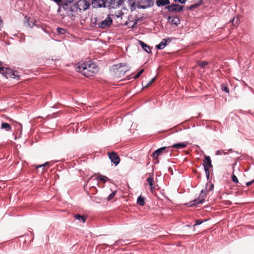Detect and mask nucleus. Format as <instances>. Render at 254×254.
<instances>
[{"label": "nucleus", "mask_w": 254, "mask_h": 254, "mask_svg": "<svg viewBox=\"0 0 254 254\" xmlns=\"http://www.w3.org/2000/svg\"><path fill=\"white\" fill-rule=\"evenodd\" d=\"M140 75L141 74L138 72L136 75H135L134 76L133 78L134 79H136V78H138L140 76Z\"/></svg>", "instance_id": "39"}, {"label": "nucleus", "mask_w": 254, "mask_h": 254, "mask_svg": "<svg viewBox=\"0 0 254 254\" xmlns=\"http://www.w3.org/2000/svg\"><path fill=\"white\" fill-rule=\"evenodd\" d=\"M169 147H162L156 150L152 154V156L153 158L156 159L159 156L161 155L164 153L168 152Z\"/></svg>", "instance_id": "7"}, {"label": "nucleus", "mask_w": 254, "mask_h": 254, "mask_svg": "<svg viewBox=\"0 0 254 254\" xmlns=\"http://www.w3.org/2000/svg\"><path fill=\"white\" fill-rule=\"evenodd\" d=\"M123 14H124L122 10H119V11H117V12H116L115 16L119 18V17H121Z\"/></svg>", "instance_id": "29"}, {"label": "nucleus", "mask_w": 254, "mask_h": 254, "mask_svg": "<svg viewBox=\"0 0 254 254\" xmlns=\"http://www.w3.org/2000/svg\"><path fill=\"white\" fill-rule=\"evenodd\" d=\"M128 5L130 6L131 11H133L135 9V2L134 0H128Z\"/></svg>", "instance_id": "19"}, {"label": "nucleus", "mask_w": 254, "mask_h": 254, "mask_svg": "<svg viewBox=\"0 0 254 254\" xmlns=\"http://www.w3.org/2000/svg\"><path fill=\"white\" fill-rule=\"evenodd\" d=\"M1 129H5L6 131H9L11 129L10 125L7 123H2L1 126Z\"/></svg>", "instance_id": "22"}, {"label": "nucleus", "mask_w": 254, "mask_h": 254, "mask_svg": "<svg viewBox=\"0 0 254 254\" xmlns=\"http://www.w3.org/2000/svg\"><path fill=\"white\" fill-rule=\"evenodd\" d=\"M147 183H148V184L149 185V186L150 187V189L152 190H153L155 189V187L153 185V182H154L153 177H152V176H150L149 178H148L147 179Z\"/></svg>", "instance_id": "18"}, {"label": "nucleus", "mask_w": 254, "mask_h": 254, "mask_svg": "<svg viewBox=\"0 0 254 254\" xmlns=\"http://www.w3.org/2000/svg\"><path fill=\"white\" fill-rule=\"evenodd\" d=\"M150 84H149V82H148L146 85H144V87L146 88L148 87Z\"/></svg>", "instance_id": "44"}, {"label": "nucleus", "mask_w": 254, "mask_h": 254, "mask_svg": "<svg viewBox=\"0 0 254 254\" xmlns=\"http://www.w3.org/2000/svg\"><path fill=\"white\" fill-rule=\"evenodd\" d=\"M138 43L139 45L141 46L142 49L147 53H151V50L149 48V47L146 45L145 43H144L143 41L139 40Z\"/></svg>", "instance_id": "13"}, {"label": "nucleus", "mask_w": 254, "mask_h": 254, "mask_svg": "<svg viewBox=\"0 0 254 254\" xmlns=\"http://www.w3.org/2000/svg\"><path fill=\"white\" fill-rule=\"evenodd\" d=\"M126 65V64H125V63H121L120 64V66L119 67H124V66H125Z\"/></svg>", "instance_id": "41"}, {"label": "nucleus", "mask_w": 254, "mask_h": 254, "mask_svg": "<svg viewBox=\"0 0 254 254\" xmlns=\"http://www.w3.org/2000/svg\"><path fill=\"white\" fill-rule=\"evenodd\" d=\"M57 31L60 34H63L65 33L66 30L61 27H58L57 29Z\"/></svg>", "instance_id": "27"}, {"label": "nucleus", "mask_w": 254, "mask_h": 254, "mask_svg": "<svg viewBox=\"0 0 254 254\" xmlns=\"http://www.w3.org/2000/svg\"><path fill=\"white\" fill-rule=\"evenodd\" d=\"M107 0H92V5L94 8L105 7Z\"/></svg>", "instance_id": "8"}, {"label": "nucleus", "mask_w": 254, "mask_h": 254, "mask_svg": "<svg viewBox=\"0 0 254 254\" xmlns=\"http://www.w3.org/2000/svg\"><path fill=\"white\" fill-rule=\"evenodd\" d=\"M172 38L163 39L158 45H156V47L157 49H163L168 45V43L172 41Z\"/></svg>", "instance_id": "12"}, {"label": "nucleus", "mask_w": 254, "mask_h": 254, "mask_svg": "<svg viewBox=\"0 0 254 254\" xmlns=\"http://www.w3.org/2000/svg\"><path fill=\"white\" fill-rule=\"evenodd\" d=\"M213 188V185L212 184H211V189L210 190H212Z\"/></svg>", "instance_id": "48"}, {"label": "nucleus", "mask_w": 254, "mask_h": 254, "mask_svg": "<svg viewBox=\"0 0 254 254\" xmlns=\"http://www.w3.org/2000/svg\"><path fill=\"white\" fill-rule=\"evenodd\" d=\"M49 163L48 162H47L42 165H39L37 167V168H40V167L44 168L45 167V166L48 165Z\"/></svg>", "instance_id": "36"}, {"label": "nucleus", "mask_w": 254, "mask_h": 254, "mask_svg": "<svg viewBox=\"0 0 254 254\" xmlns=\"http://www.w3.org/2000/svg\"><path fill=\"white\" fill-rule=\"evenodd\" d=\"M216 154L217 155H220L221 154L220 151H217V153H216Z\"/></svg>", "instance_id": "46"}, {"label": "nucleus", "mask_w": 254, "mask_h": 254, "mask_svg": "<svg viewBox=\"0 0 254 254\" xmlns=\"http://www.w3.org/2000/svg\"><path fill=\"white\" fill-rule=\"evenodd\" d=\"M144 71V69H141L139 71V73L141 74Z\"/></svg>", "instance_id": "45"}, {"label": "nucleus", "mask_w": 254, "mask_h": 254, "mask_svg": "<svg viewBox=\"0 0 254 254\" xmlns=\"http://www.w3.org/2000/svg\"><path fill=\"white\" fill-rule=\"evenodd\" d=\"M175 1H177L180 2V3H184L186 2L187 0H174Z\"/></svg>", "instance_id": "37"}, {"label": "nucleus", "mask_w": 254, "mask_h": 254, "mask_svg": "<svg viewBox=\"0 0 254 254\" xmlns=\"http://www.w3.org/2000/svg\"><path fill=\"white\" fill-rule=\"evenodd\" d=\"M74 0H65V3H64L63 5H62V6L63 7L64 9H66V7L68 5V3H72L73 1Z\"/></svg>", "instance_id": "26"}, {"label": "nucleus", "mask_w": 254, "mask_h": 254, "mask_svg": "<svg viewBox=\"0 0 254 254\" xmlns=\"http://www.w3.org/2000/svg\"><path fill=\"white\" fill-rule=\"evenodd\" d=\"M137 203L140 206H143L145 204L144 197L141 195L138 196L137 199Z\"/></svg>", "instance_id": "21"}, {"label": "nucleus", "mask_w": 254, "mask_h": 254, "mask_svg": "<svg viewBox=\"0 0 254 254\" xmlns=\"http://www.w3.org/2000/svg\"><path fill=\"white\" fill-rule=\"evenodd\" d=\"M29 19L28 18L27 19V21L25 23V25L27 26L32 27V25H31L30 23L29 22Z\"/></svg>", "instance_id": "38"}, {"label": "nucleus", "mask_w": 254, "mask_h": 254, "mask_svg": "<svg viewBox=\"0 0 254 254\" xmlns=\"http://www.w3.org/2000/svg\"><path fill=\"white\" fill-rule=\"evenodd\" d=\"M221 87L222 89V85H221Z\"/></svg>", "instance_id": "55"}, {"label": "nucleus", "mask_w": 254, "mask_h": 254, "mask_svg": "<svg viewBox=\"0 0 254 254\" xmlns=\"http://www.w3.org/2000/svg\"><path fill=\"white\" fill-rule=\"evenodd\" d=\"M61 8V6H60L59 8ZM58 10H60V9H58Z\"/></svg>", "instance_id": "53"}, {"label": "nucleus", "mask_w": 254, "mask_h": 254, "mask_svg": "<svg viewBox=\"0 0 254 254\" xmlns=\"http://www.w3.org/2000/svg\"><path fill=\"white\" fill-rule=\"evenodd\" d=\"M94 69H96L94 64H88L85 63L79 64L77 67V71L86 77L93 76L95 73Z\"/></svg>", "instance_id": "1"}, {"label": "nucleus", "mask_w": 254, "mask_h": 254, "mask_svg": "<svg viewBox=\"0 0 254 254\" xmlns=\"http://www.w3.org/2000/svg\"><path fill=\"white\" fill-rule=\"evenodd\" d=\"M127 70H128V69H127V70H125L124 71V73H125Z\"/></svg>", "instance_id": "49"}, {"label": "nucleus", "mask_w": 254, "mask_h": 254, "mask_svg": "<svg viewBox=\"0 0 254 254\" xmlns=\"http://www.w3.org/2000/svg\"><path fill=\"white\" fill-rule=\"evenodd\" d=\"M225 3V0H223V5H224Z\"/></svg>", "instance_id": "52"}, {"label": "nucleus", "mask_w": 254, "mask_h": 254, "mask_svg": "<svg viewBox=\"0 0 254 254\" xmlns=\"http://www.w3.org/2000/svg\"><path fill=\"white\" fill-rule=\"evenodd\" d=\"M223 155L227 154H228V152H225V151H224V150H223Z\"/></svg>", "instance_id": "47"}, {"label": "nucleus", "mask_w": 254, "mask_h": 254, "mask_svg": "<svg viewBox=\"0 0 254 254\" xmlns=\"http://www.w3.org/2000/svg\"><path fill=\"white\" fill-rule=\"evenodd\" d=\"M203 221L202 220H200V219H197L195 220V224L194 225H200L201 224V223H203Z\"/></svg>", "instance_id": "33"}, {"label": "nucleus", "mask_w": 254, "mask_h": 254, "mask_svg": "<svg viewBox=\"0 0 254 254\" xmlns=\"http://www.w3.org/2000/svg\"><path fill=\"white\" fill-rule=\"evenodd\" d=\"M231 179L232 181L235 183V184H238L239 183V180L237 176L234 174V171H233V174L231 176Z\"/></svg>", "instance_id": "24"}, {"label": "nucleus", "mask_w": 254, "mask_h": 254, "mask_svg": "<svg viewBox=\"0 0 254 254\" xmlns=\"http://www.w3.org/2000/svg\"><path fill=\"white\" fill-rule=\"evenodd\" d=\"M137 21L136 20L134 22V24H133V25L132 26V28H135V25L137 24Z\"/></svg>", "instance_id": "42"}, {"label": "nucleus", "mask_w": 254, "mask_h": 254, "mask_svg": "<svg viewBox=\"0 0 254 254\" xmlns=\"http://www.w3.org/2000/svg\"><path fill=\"white\" fill-rule=\"evenodd\" d=\"M125 0H110L109 7L112 8H117L123 5Z\"/></svg>", "instance_id": "9"}, {"label": "nucleus", "mask_w": 254, "mask_h": 254, "mask_svg": "<svg viewBox=\"0 0 254 254\" xmlns=\"http://www.w3.org/2000/svg\"><path fill=\"white\" fill-rule=\"evenodd\" d=\"M200 4H201V3H199V4H192V5H191L189 9H190V10H192L194 8H195L196 7H197Z\"/></svg>", "instance_id": "32"}, {"label": "nucleus", "mask_w": 254, "mask_h": 254, "mask_svg": "<svg viewBox=\"0 0 254 254\" xmlns=\"http://www.w3.org/2000/svg\"><path fill=\"white\" fill-rule=\"evenodd\" d=\"M207 195V190H202L200 191V193L199 194V195L197 199H195L192 201L190 202L189 203H188L187 205L189 206H194L197 204H200L202 203L204 200L205 197Z\"/></svg>", "instance_id": "3"}, {"label": "nucleus", "mask_w": 254, "mask_h": 254, "mask_svg": "<svg viewBox=\"0 0 254 254\" xmlns=\"http://www.w3.org/2000/svg\"><path fill=\"white\" fill-rule=\"evenodd\" d=\"M109 157L111 162H112L115 165H117L120 162V159L118 155L115 152L109 153Z\"/></svg>", "instance_id": "10"}, {"label": "nucleus", "mask_w": 254, "mask_h": 254, "mask_svg": "<svg viewBox=\"0 0 254 254\" xmlns=\"http://www.w3.org/2000/svg\"><path fill=\"white\" fill-rule=\"evenodd\" d=\"M96 180L101 181L105 183L108 181H110V179L105 176L99 175L96 177Z\"/></svg>", "instance_id": "20"}, {"label": "nucleus", "mask_w": 254, "mask_h": 254, "mask_svg": "<svg viewBox=\"0 0 254 254\" xmlns=\"http://www.w3.org/2000/svg\"><path fill=\"white\" fill-rule=\"evenodd\" d=\"M223 91L226 93H229V88L227 86H224L223 85Z\"/></svg>", "instance_id": "34"}, {"label": "nucleus", "mask_w": 254, "mask_h": 254, "mask_svg": "<svg viewBox=\"0 0 254 254\" xmlns=\"http://www.w3.org/2000/svg\"><path fill=\"white\" fill-rule=\"evenodd\" d=\"M228 151H232V149H230Z\"/></svg>", "instance_id": "51"}, {"label": "nucleus", "mask_w": 254, "mask_h": 254, "mask_svg": "<svg viewBox=\"0 0 254 254\" xmlns=\"http://www.w3.org/2000/svg\"><path fill=\"white\" fill-rule=\"evenodd\" d=\"M187 146V143L185 142H183L175 143L172 146V147L174 148L180 149L185 148Z\"/></svg>", "instance_id": "14"}, {"label": "nucleus", "mask_w": 254, "mask_h": 254, "mask_svg": "<svg viewBox=\"0 0 254 254\" xmlns=\"http://www.w3.org/2000/svg\"><path fill=\"white\" fill-rule=\"evenodd\" d=\"M183 6L178 4H172L171 5H167L165 8L168 9L169 11L173 12H181L183 10Z\"/></svg>", "instance_id": "6"}, {"label": "nucleus", "mask_w": 254, "mask_h": 254, "mask_svg": "<svg viewBox=\"0 0 254 254\" xmlns=\"http://www.w3.org/2000/svg\"><path fill=\"white\" fill-rule=\"evenodd\" d=\"M90 3L86 0H80L78 2V7L80 10L85 11L89 8Z\"/></svg>", "instance_id": "11"}, {"label": "nucleus", "mask_w": 254, "mask_h": 254, "mask_svg": "<svg viewBox=\"0 0 254 254\" xmlns=\"http://www.w3.org/2000/svg\"><path fill=\"white\" fill-rule=\"evenodd\" d=\"M208 64V62L203 61L199 63V65L201 68H204L206 65Z\"/></svg>", "instance_id": "30"}, {"label": "nucleus", "mask_w": 254, "mask_h": 254, "mask_svg": "<svg viewBox=\"0 0 254 254\" xmlns=\"http://www.w3.org/2000/svg\"><path fill=\"white\" fill-rule=\"evenodd\" d=\"M239 20L238 17L235 16L229 20L228 23L232 24L234 26H236L238 25Z\"/></svg>", "instance_id": "16"}, {"label": "nucleus", "mask_w": 254, "mask_h": 254, "mask_svg": "<svg viewBox=\"0 0 254 254\" xmlns=\"http://www.w3.org/2000/svg\"><path fill=\"white\" fill-rule=\"evenodd\" d=\"M170 22L172 25L177 26L180 23V19L178 16H176L173 17Z\"/></svg>", "instance_id": "17"}, {"label": "nucleus", "mask_w": 254, "mask_h": 254, "mask_svg": "<svg viewBox=\"0 0 254 254\" xmlns=\"http://www.w3.org/2000/svg\"><path fill=\"white\" fill-rule=\"evenodd\" d=\"M155 78L154 77V78H152L149 82H148L149 84H150L151 85L152 83H153L155 81Z\"/></svg>", "instance_id": "40"}, {"label": "nucleus", "mask_w": 254, "mask_h": 254, "mask_svg": "<svg viewBox=\"0 0 254 254\" xmlns=\"http://www.w3.org/2000/svg\"><path fill=\"white\" fill-rule=\"evenodd\" d=\"M116 191H114V192H112L108 196V198H107V199L108 200H110L111 199H112L114 197V196L116 194Z\"/></svg>", "instance_id": "31"}, {"label": "nucleus", "mask_w": 254, "mask_h": 254, "mask_svg": "<svg viewBox=\"0 0 254 254\" xmlns=\"http://www.w3.org/2000/svg\"><path fill=\"white\" fill-rule=\"evenodd\" d=\"M61 8V6H60L59 8ZM58 10H60V9H58Z\"/></svg>", "instance_id": "54"}, {"label": "nucleus", "mask_w": 254, "mask_h": 254, "mask_svg": "<svg viewBox=\"0 0 254 254\" xmlns=\"http://www.w3.org/2000/svg\"><path fill=\"white\" fill-rule=\"evenodd\" d=\"M2 63L0 61V68H5V67H3V66H2Z\"/></svg>", "instance_id": "43"}, {"label": "nucleus", "mask_w": 254, "mask_h": 254, "mask_svg": "<svg viewBox=\"0 0 254 254\" xmlns=\"http://www.w3.org/2000/svg\"><path fill=\"white\" fill-rule=\"evenodd\" d=\"M74 217L79 221H82V223H85L86 221V218L84 216L80 215L79 214H76L74 216Z\"/></svg>", "instance_id": "23"}, {"label": "nucleus", "mask_w": 254, "mask_h": 254, "mask_svg": "<svg viewBox=\"0 0 254 254\" xmlns=\"http://www.w3.org/2000/svg\"><path fill=\"white\" fill-rule=\"evenodd\" d=\"M0 73L4 75L6 78H12L16 79L19 78V75L16 71H14L8 67L0 68Z\"/></svg>", "instance_id": "2"}, {"label": "nucleus", "mask_w": 254, "mask_h": 254, "mask_svg": "<svg viewBox=\"0 0 254 254\" xmlns=\"http://www.w3.org/2000/svg\"><path fill=\"white\" fill-rule=\"evenodd\" d=\"M205 160L204 161L203 165L204 167V171L205 172L207 180L209 178V168L212 167L211 164V161L210 157L208 156H206L205 158Z\"/></svg>", "instance_id": "4"}, {"label": "nucleus", "mask_w": 254, "mask_h": 254, "mask_svg": "<svg viewBox=\"0 0 254 254\" xmlns=\"http://www.w3.org/2000/svg\"><path fill=\"white\" fill-rule=\"evenodd\" d=\"M172 17L171 16L168 17V20H170Z\"/></svg>", "instance_id": "50"}, {"label": "nucleus", "mask_w": 254, "mask_h": 254, "mask_svg": "<svg viewBox=\"0 0 254 254\" xmlns=\"http://www.w3.org/2000/svg\"><path fill=\"white\" fill-rule=\"evenodd\" d=\"M137 7L139 9H146L147 8L150 7V5L149 4V5H147L146 4H144V5L138 4L137 5Z\"/></svg>", "instance_id": "28"}, {"label": "nucleus", "mask_w": 254, "mask_h": 254, "mask_svg": "<svg viewBox=\"0 0 254 254\" xmlns=\"http://www.w3.org/2000/svg\"><path fill=\"white\" fill-rule=\"evenodd\" d=\"M254 183V179L251 181L247 182L246 183V185L247 187H249V186H251V185H252Z\"/></svg>", "instance_id": "35"}, {"label": "nucleus", "mask_w": 254, "mask_h": 254, "mask_svg": "<svg viewBox=\"0 0 254 254\" xmlns=\"http://www.w3.org/2000/svg\"><path fill=\"white\" fill-rule=\"evenodd\" d=\"M143 2L147 5H149L150 4V7H151L154 4V0H144Z\"/></svg>", "instance_id": "25"}, {"label": "nucleus", "mask_w": 254, "mask_h": 254, "mask_svg": "<svg viewBox=\"0 0 254 254\" xmlns=\"http://www.w3.org/2000/svg\"><path fill=\"white\" fill-rule=\"evenodd\" d=\"M113 23V20L109 15L107 18L98 24V27L101 29L109 28Z\"/></svg>", "instance_id": "5"}, {"label": "nucleus", "mask_w": 254, "mask_h": 254, "mask_svg": "<svg viewBox=\"0 0 254 254\" xmlns=\"http://www.w3.org/2000/svg\"><path fill=\"white\" fill-rule=\"evenodd\" d=\"M170 3L169 0H158L156 1V4L158 6H163Z\"/></svg>", "instance_id": "15"}]
</instances>
